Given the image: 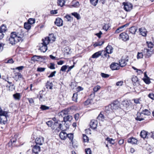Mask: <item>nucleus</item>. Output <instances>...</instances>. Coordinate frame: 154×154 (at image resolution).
I'll return each instance as SVG.
<instances>
[{
    "mask_svg": "<svg viewBox=\"0 0 154 154\" xmlns=\"http://www.w3.org/2000/svg\"><path fill=\"white\" fill-rule=\"evenodd\" d=\"M23 33L22 32H12L9 37H8L6 41L12 45H14L18 42H22L23 40Z\"/></svg>",
    "mask_w": 154,
    "mask_h": 154,
    "instance_id": "obj_1",
    "label": "nucleus"
},
{
    "mask_svg": "<svg viewBox=\"0 0 154 154\" xmlns=\"http://www.w3.org/2000/svg\"><path fill=\"white\" fill-rule=\"evenodd\" d=\"M110 106V105L105 108V112L108 114V117L111 119L113 118L115 116V113Z\"/></svg>",
    "mask_w": 154,
    "mask_h": 154,
    "instance_id": "obj_2",
    "label": "nucleus"
},
{
    "mask_svg": "<svg viewBox=\"0 0 154 154\" xmlns=\"http://www.w3.org/2000/svg\"><path fill=\"white\" fill-rule=\"evenodd\" d=\"M128 61V56L122 57L119 61V66L121 67L125 66L127 64L126 62Z\"/></svg>",
    "mask_w": 154,
    "mask_h": 154,
    "instance_id": "obj_3",
    "label": "nucleus"
},
{
    "mask_svg": "<svg viewBox=\"0 0 154 154\" xmlns=\"http://www.w3.org/2000/svg\"><path fill=\"white\" fill-rule=\"evenodd\" d=\"M120 106V103L117 100L114 101L110 105V106L111 107L112 109L116 110L119 108Z\"/></svg>",
    "mask_w": 154,
    "mask_h": 154,
    "instance_id": "obj_4",
    "label": "nucleus"
},
{
    "mask_svg": "<svg viewBox=\"0 0 154 154\" xmlns=\"http://www.w3.org/2000/svg\"><path fill=\"white\" fill-rule=\"evenodd\" d=\"M123 5L124 6V9L127 11H129L132 9L133 6L131 4L124 2L123 3Z\"/></svg>",
    "mask_w": 154,
    "mask_h": 154,
    "instance_id": "obj_5",
    "label": "nucleus"
},
{
    "mask_svg": "<svg viewBox=\"0 0 154 154\" xmlns=\"http://www.w3.org/2000/svg\"><path fill=\"white\" fill-rule=\"evenodd\" d=\"M31 147H32V151L33 153L37 154L40 151V146L36 144Z\"/></svg>",
    "mask_w": 154,
    "mask_h": 154,
    "instance_id": "obj_6",
    "label": "nucleus"
},
{
    "mask_svg": "<svg viewBox=\"0 0 154 154\" xmlns=\"http://www.w3.org/2000/svg\"><path fill=\"white\" fill-rule=\"evenodd\" d=\"M120 39L123 41H127L129 39L128 35L125 32L121 33L119 35Z\"/></svg>",
    "mask_w": 154,
    "mask_h": 154,
    "instance_id": "obj_7",
    "label": "nucleus"
},
{
    "mask_svg": "<svg viewBox=\"0 0 154 154\" xmlns=\"http://www.w3.org/2000/svg\"><path fill=\"white\" fill-rule=\"evenodd\" d=\"M150 133H148L147 131L143 130H142L140 133V136L141 137L144 138H148Z\"/></svg>",
    "mask_w": 154,
    "mask_h": 154,
    "instance_id": "obj_8",
    "label": "nucleus"
},
{
    "mask_svg": "<svg viewBox=\"0 0 154 154\" xmlns=\"http://www.w3.org/2000/svg\"><path fill=\"white\" fill-rule=\"evenodd\" d=\"M44 142V139L42 137H40L37 138L35 140V142L36 145H41L43 144Z\"/></svg>",
    "mask_w": 154,
    "mask_h": 154,
    "instance_id": "obj_9",
    "label": "nucleus"
},
{
    "mask_svg": "<svg viewBox=\"0 0 154 154\" xmlns=\"http://www.w3.org/2000/svg\"><path fill=\"white\" fill-rule=\"evenodd\" d=\"M54 23L58 26H62L63 25V21L61 19L58 17L56 19Z\"/></svg>",
    "mask_w": 154,
    "mask_h": 154,
    "instance_id": "obj_10",
    "label": "nucleus"
},
{
    "mask_svg": "<svg viewBox=\"0 0 154 154\" xmlns=\"http://www.w3.org/2000/svg\"><path fill=\"white\" fill-rule=\"evenodd\" d=\"M110 68L112 70H117L119 69V66L118 63H112L110 65Z\"/></svg>",
    "mask_w": 154,
    "mask_h": 154,
    "instance_id": "obj_11",
    "label": "nucleus"
},
{
    "mask_svg": "<svg viewBox=\"0 0 154 154\" xmlns=\"http://www.w3.org/2000/svg\"><path fill=\"white\" fill-rule=\"evenodd\" d=\"M129 25L128 23H126L123 26L119 27L115 31V32L119 33L120 32L123 31L125 29V28L128 26Z\"/></svg>",
    "mask_w": 154,
    "mask_h": 154,
    "instance_id": "obj_12",
    "label": "nucleus"
},
{
    "mask_svg": "<svg viewBox=\"0 0 154 154\" xmlns=\"http://www.w3.org/2000/svg\"><path fill=\"white\" fill-rule=\"evenodd\" d=\"M143 115L141 112V113L137 112V117L135 118L136 120L140 121L144 120V117H143Z\"/></svg>",
    "mask_w": 154,
    "mask_h": 154,
    "instance_id": "obj_13",
    "label": "nucleus"
},
{
    "mask_svg": "<svg viewBox=\"0 0 154 154\" xmlns=\"http://www.w3.org/2000/svg\"><path fill=\"white\" fill-rule=\"evenodd\" d=\"M97 122L96 121L93 120H91L90 123L91 128L93 129H95L97 126Z\"/></svg>",
    "mask_w": 154,
    "mask_h": 154,
    "instance_id": "obj_14",
    "label": "nucleus"
},
{
    "mask_svg": "<svg viewBox=\"0 0 154 154\" xmlns=\"http://www.w3.org/2000/svg\"><path fill=\"white\" fill-rule=\"evenodd\" d=\"M59 137L61 140H64L67 137V134L65 131H63L60 133Z\"/></svg>",
    "mask_w": 154,
    "mask_h": 154,
    "instance_id": "obj_15",
    "label": "nucleus"
},
{
    "mask_svg": "<svg viewBox=\"0 0 154 154\" xmlns=\"http://www.w3.org/2000/svg\"><path fill=\"white\" fill-rule=\"evenodd\" d=\"M68 114V112L67 110H62L58 113V116L60 117H63Z\"/></svg>",
    "mask_w": 154,
    "mask_h": 154,
    "instance_id": "obj_16",
    "label": "nucleus"
},
{
    "mask_svg": "<svg viewBox=\"0 0 154 154\" xmlns=\"http://www.w3.org/2000/svg\"><path fill=\"white\" fill-rule=\"evenodd\" d=\"M67 137H68L69 140L71 141L72 146L74 147H77V145L74 144V143L73 141V135L72 133L67 134Z\"/></svg>",
    "mask_w": 154,
    "mask_h": 154,
    "instance_id": "obj_17",
    "label": "nucleus"
},
{
    "mask_svg": "<svg viewBox=\"0 0 154 154\" xmlns=\"http://www.w3.org/2000/svg\"><path fill=\"white\" fill-rule=\"evenodd\" d=\"M14 78L16 81H17L18 80H20L21 79H22V75L19 72L15 73L14 76Z\"/></svg>",
    "mask_w": 154,
    "mask_h": 154,
    "instance_id": "obj_18",
    "label": "nucleus"
},
{
    "mask_svg": "<svg viewBox=\"0 0 154 154\" xmlns=\"http://www.w3.org/2000/svg\"><path fill=\"white\" fill-rule=\"evenodd\" d=\"M113 48L111 45H108L106 48V52L108 54H111L113 52Z\"/></svg>",
    "mask_w": 154,
    "mask_h": 154,
    "instance_id": "obj_19",
    "label": "nucleus"
},
{
    "mask_svg": "<svg viewBox=\"0 0 154 154\" xmlns=\"http://www.w3.org/2000/svg\"><path fill=\"white\" fill-rule=\"evenodd\" d=\"M72 117L71 116L69 115H67V116L64 117L63 121H62V122H63L65 123L67 121H71L72 119Z\"/></svg>",
    "mask_w": 154,
    "mask_h": 154,
    "instance_id": "obj_20",
    "label": "nucleus"
},
{
    "mask_svg": "<svg viewBox=\"0 0 154 154\" xmlns=\"http://www.w3.org/2000/svg\"><path fill=\"white\" fill-rule=\"evenodd\" d=\"M7 124L6 120H3V121L0 120V128L2 129H4L6 127Z\"/></svg>",
    "mask_w": 154,
    "mask_h": 154,
    "instance_id": "obj_21",
    "label": "nucleus"
},
{
    "mask_svg": "<svg viewBox=\"0 0 154 154\" xmlns=\"http://www.w3.org/2000/svg\"><path fill=\"white\" fill-rule=\"evenodd\" d=\"M140 33L143 36H145L146 35L147 31L144 28H141L139 29Z\"/></svg>",
    "mask_w": 154,
    "mask_h": 154,
    "instance_id": "obj_22",
    "label": "nucleus"
},
{
    "mask_svg": "<svg viewBox=\"0 0 154 154\" xmlns=\"http://www.w3.org/2000/svg\"><path fill=\"white\" fill-rule=\"evenodd\" d=\"M47 45L41 44L40 47V50L42 52H45L47 51Z\"/></svg>",
    "mask_w": 154,
    "mask_h": 154,
    "instance_id": "obj_23",
    "label": "nucleus"
},
{
    "mask_svg": "<svg viewBox=\"0 0 154 154\" xmlns=\"http://www.w3.org/2000/svg\"><path fill=\"white\" fill-rule=\"evenodd\" d=\"M128 143L133 144H136L137 142V140L134 138L132 137L129 138L128 140Z\"/></svg>",
    "mask_w": 154,
    "mask_h": 154,
    "instance_id": "obj_24",
    "label": "nucleus"
},
{
    "mask_svg": "<svg viewBox=\"0 0 154 154\" xmlns=\"http://www.w3.org/2000/svg\"><path fill=\"white\" fill-rule=\"evenodd\" d=\"M137 29V27L133 26L129 29V32L132 34H135Z\"/></svg>",
    "mask_w": 154,
    "mask_h": 154,
    "instance_id": "obj_25",
    "label": "nucleus"
},
{
    "mask_svg": "<svg viewBox=\"0 0 154 154\" xmlns=\"http://www.w3.org/2000/svg\"><path fill=\"white\" fill-rule=\"evenodd\" d=\"M42 44L47 45L49 44L50 41L49 40L48 38L47 37H45L44 39H42Z\"/></svg>",
    "mask_w": 154,
    "mask_h": 154,
    "instance_id": "obj_26",
    "label": "nucleus"
},
{
    "mask_svg": "<svg viewBox=\"0 0 154 154\" xmlns=\"http://www.w3.org/2000/svg\"><path fill=\"white\" fill-rule=\"evenodd\" d=\"M103 112H101L97 118V119L100 121H103L104 119V116L102 114Z\"/></svg>",
    "mask_w": 154,
    "mask_h": 154,
    "instance_id": "obj_27",
    "label": "nucleus"
},
{
    "mask_svg": "<svg viewBox=\"0 0 154 154\" xmlns=\"http://www.w3.org/2000/svg\"><path fill=\"white\" fill-rule=\"evenodd\" d=\"M102 53L101 51H99L94 53L92 55V58H96L100 56L101 55Z\"/></svg>",
    "mask_w": 154,
    "mask_h": 154,
    "instance_id": "obj_28",
    "label": "nucleus"
},
{
    "mask_svg": "<svg viewBox=\"0 0 154 154\" xmlns=\"http://www.w3.org/2000/svg\"><path fill=\"white\" fill-rule=\"evenodd\" d=\"M48 38L49 40L50 41H52L53 42H54L56 38L54 36V35L53 33H51L49 34V36L47 37Z\"/></svg>",
    "mask_w": 154,
    "mask_h": 154,
    "instance_id": "obj_29",
    "label": "nucleus"
},
{
    "mask_svg": "<svg viewBox=\"0 0 154 154\" xmlns=\"http://www.w3.org/2000/svg\"><path fill=\"white\" fill-rule=\"evenodd\" d=\"M141 112L142 114L145 116H149L151 114V113L150 111L147 109L143 110Z\"/></svg>",
    "mask_w": 154,
    "mask_h": 154,
    "instance_id": "obj_30",
    "label": "nucleus"
},
{
    "mask_svg": "<svg viewBox=\"0 0 154 154\" xmlns=\"http://www.w3.org/2000/svg\"><path fill=\"white\" fill-rule=\"evenodd\" d=\"M122 104L127 108L130 105V102L127 100H125L122 102Z\"/></svg>",
    "mask_w": 154,
    "mask_h": 154,
    "instance_id": "obj_31",
    "label": "nucleus"
},
{
    "mask_svg": "<svg viewBox=\"0 0 154 154\" xmlns=\"http://www.w3.org/2000/svg\"><path fill=\"white\" fill-rule=\"evenodd\" d=\"M14 98L16 100H19L20 98V94L19 93H16L13 95Z\"/></svg>",
    "mask_w": 154,
    "mask_h": 154,
    "instance_id": "obj_32",
    "label": "nucleus"
},
{
    "mask_svg": "<svg viewBox=\"0 0 154 154\" xmlns=\"http://www.w3.org/2000/svg\"><path fill=\"white\" fill-rule=\"evenodd\" d=\"M8 112L7 111H3V110H2L0 112V117H3L4 116H7L8 115Z\"/></svg>",
    "mask_w": 154,
    "mask_h": 154,
    "instance_id": "obj_33",
    "label": "nucleus"
},
{
    "mask_svg": "<svg viewBox=\"0 0 154 154\" xmlns=\"http://www.w3.org/2000/svg\"><path fill=\"white\" fill-rule=\"evenodd\" d=\"M46 86L47 88L51 89H52L53 84L52 83L47 82L46 84Z\"/></svg>",
    "mask_w": 154,
    "mask_h": 154,
    "instance_id": "obj_34",
    "label": "nucleus"
},
{
    "mask_svg": "<svg viewBox=\"0 0 154 154\" xmlns=\"http://www.w3.org/2000/svg\"><path fill=\"white\" fill-rule=\"evenodd\" d=\"M71 14L74 16L77 20H79L80 18L79 14L77 12H74L72 13Z\"/></svg>",
    "mask_w": 154,
    "mask_h": 154,
    "instance_id": "obj_35",
    "label": "nucleus"
},
{
    "mask_svg": "<svg viewBox=\"0 0 154 154\" xmlns=\"http://www.w3.org/2000/svg\"><path fill=\"white\" fill-rule=\"evenodd\" d=\"M24 28L27 31L29 30V19L27 20L26 22H25L24 25Z\"/></svg>",
    "mask_w": 154,
    "mask_h": 154,
    "instance_id": "obj_36",
    "label": "nucleus"
},
{
    "mask_svg": "<svg viewBox=\"0 0 154 154\" xmlns=\"http://www.w3.org/2000/svg\"><path fill=\"white\" fill-rule=\"evenodd\" d=\"M77 96L78 94L77 93H74L73 94L72 99L75 102H77Z\"/></svg>",
    "mask_w": 154,
    "mask_h": 154,
    "instance_id": "obj_37",
    "label": "nucleus"
},
{
    "mask_svg": "<svg viewBox=\"0 0 154 154\" xmlns=\"http://www.w3.org/2000/svg\"><path fill=\"white\" fill-rule=\"evenodd\" d=\"M35 22V20L34 18H29V29L31 28V25L34 24Z\"/></svg>",
    "mask_w": 154,
    "mask_h": 154,
    "instance_id": "obj_38",
    "label": "nucleus"
},
{
    "mask_svg": "<svg viewBox=\"0 0 154 154\" xmlns=\"http://www.w3.org/2000/svg\"><path fill=\"white\" fill-rule=\"evenodd\" d=\"M6 27L4 25H2L0 27V31L4 32L6 30Z\"/></svg>",
    "mask_w": 154,
    "mask_h": 154,
    "instance_id": "obj_39",
    "label": "nucleus"
},
{
    "mask_svg": "<svg viewBox=\"0 0 154 154\" xmlns=\"http://www.w3.org/2000/svg\"><path fill=\"white\" fill-rule=\"evenodd\" d=\"M39 57L38 56L35 55L31 58V60L35 61H39Z\"/></svg>",
    "mask_w": 154,
    "mask_h": 154,
    "instance_id": "obj_40",
    "label": "nucleus"
},
{
    "mask_svg": "<svg viewBox=\"0 0 154 154\" xmlns=\"http://www.w3.org/2000/svg\"><path fill=\"white\" fill-rule=\"evenodd\" d=\"M98 0H90L91 3L93 6H96L98 2Z\"/></svg>",
    "mask_w": 154,
    "mask_h": 154,
    "instance_id": "obj_41",
    "label": "nucleus"
},
{
    "mask_svg": "<svg viewBox=\"0 0 154 154\" xmlns=\"http://www.w3.org/2000/svg\"><path fill=\"white\" fill-rule=\"evenodd\" d=\"M65 2L64 0H58L57 3L59 5L62 7L64 5Z\"/></svg>",
    "mask_w": 154,
    "mask_h": 154,
    "instance_id": "obj_42",
    "label": "nucleus"
},
{
    "mask_svg": "<svg viewBox=\"0 0 154 154\" xmlns=\"http://www.w3.org/2000/svg\"><path fill=\"white\" fill-rule=\"evenodd\" d=\"M18 137V136L17 135H15L14 137L11 139V143H15L17 139V138Z\"/></svg>",
    "mask_w": 154,
    "mask_h": 154,
    "instance_id": "obj_43",
    "label": "nucleus"
},
{
    "mask_svg": "<svg viewBox=\"0 0 154 154\" xmlns=\"http://www.w3.org/2000/svg\"><path fill=\"white\" fill-rule=\"evenodd\" d=\"M110 27V26L108 24H105L103 26V29L106 31Z\"/></svg>",
    "mask_w": 154,
    "mask_h": 154,
    "instance_id": "obj_44",
    "label": "nucleus"
},
{
    "mask_svg": "<svg viewBox=\"0 0 154 154\" xmlns=\"http://www.w3.org/2000/svg\"><path fill=\"white\" fill-rule=\"evenodd\" d=\"M103 43L104 42L103 41L101 42H97L94 43V47H96L98 46H100L102 45Z\"/></svg>",
    "mask_w": 154,
    "mask_h": 154,
    "instance_id": "obj_45",
    "label": "nucleus"
},
{
    "mask_svg": "<svg viewBox=\"0 0 154 154\" xmlns=\"http://www.w3.org/2000/svg\"><path fill=\"white\" fill-rule=\"evenodd\" d=\"M143 81L146 84H149L150 83V81L149 78L147 77L146 78L143 79Z\"/></svg>",
    "mask_w": 154,
    "mask_h": 154,
    "instance_id": "obj_46",
    "label": "nucleus"
},
{
    "mask_svg": "<svg viewBox=\"0 0 154 154\" xmlns=\"http://www.w3.org/2000/svg\"><path fill=\"white\" fill-rule=\"evenodd\" d=\"M146 43L148 46V48H153L154 45L153 43L150 42H147Z\"/></svg>",
    "mask_w": 154,
    "mask_h": 154,
    "instance_id": "obj_47",
    "label": "nucleus"
},
{
    "mask_svg": "<svg viewBox=\"0 0 154 154\" xmlns=\"http://www.w3.org/2000/svg\"><path fill=\"white\" fill-rule=\"evenodd\" d=\"M138 78L136 76H133L132 78V81L133 82L135 83L138 81Z\"/></svg>",
    "mask_w": 154,
    "mask_h": 154,
    "instance_id": "obj_48",
    "label": "nucleus"
},
{
    "mask_svg": "<svg viewBox=\"0 0 154 154\" xmlns=\"http://www.w3.org/2000/svg\"><path fill=\"white\" fill-rule=\"evenodd\" d=\"M8 117V116H4L3 117H0V120L3 121V120L6 121V123H7L8 119L7 117Z\"/></svg>",
    "mask_w": 154,
    "mask_h": 154,
    "instance_id": "obj_49",
    "label": "nucleus"
},
{
    "mask_svg": "<svg viewBox=\"0 0 154 154\" xmlns=\"http://www.w3.org/2000/svg\"><path fill=\"white\" fill-rule=\"evenodd\" d=\"M45 69V68L38 67L37 68V71L38 72H44Z\"/></svg>",
    "mask_w": 154,
    "mask_h": 154,
    "instance_id": "obj_50",
    "label": "nucleus"
},
{
    "mask_svg": "<svg viewBox=\"0 0 154 154\" xmlns=\"http://www.w3.org/2000/svg\"><path fill=\"white\" fill-rule=\"evenodd\" d=\"M100 87L99 85H97L94 87L93 88V91L94 92H97L100 89Z\"/></svg>",
    "mask_w": 154,
    "mask_h": 154,
    "instance_id": "obj_51",
    "label": "nucleus"
},
{
    "mask_svg": "<svg viewBox=\"0 0 154 154\" xmlns=\"http://www.w3.org/2000/svg\"><path fill=\"white\" fill-rule=\"evenodd\" d=\"M143 55L142 52H138L137 55V59L141 58H143Z\"/></svg>",
    "mask_w": 154,
    "mask_h": 154,
    "instance_id": "obj_52",
    "label": "nucleus"
},
{
    "mask_svg": "<svg viewBox=\"0 0 154 154\" xmlns=\"http://www.w3.org/2000/svg\"><path fill=\"white\" fill-rule=\"evenodd\" d=\"M143 56H145V57H146V54L148 52V49H144L143 50L142 52Z\"/></svg>",
    "mask_w": 154,
    "mask_h": 154,
    "instance_id": "obj_53",
    "label": "nucleus"
},
{
    "mask_svg": "<svg viewBox=\"0 0 154 154\" xmlns=\"http://www.w3.org/2000/svg\"><path fill=\"white\" fill-rule=\"evenodd\" d=\"M40 108L42 110H45L49 109V107L45 105H42L40 107Z\"/></svg>",
    "mask_w": 154,
    "mask_h": 154,
    "instance_id": "obj_54",
    "label": "nucleus"
},
{
    "mask_svg": "<svg viewBox=\"0 0 154 154\" xmlns=\"http://www.w3.org/2000/svg\"><path fill=\"white\" fill-rule=\"evenodd\" d=\"M83 139L84 142H87L89 140V139L88 137L85 134H83Z\"/></svg>",
    "mask_w": 154,
    "mask_h": 154,
    "instance_id": "obj_55",
    "label": "nucleus"
},
{
    "mask_svg": "<svg viewBox=\"0 0 154 154\" xmlns=\"http://www.w3.org/2000/svg\"><path fill=\"white\" fill-rule=\"evenodd\" d=\"M92 101V100L90 99H88L85 101L84 103V104L85 105H88L89 104H90L91 103Z\"/></svg>",
    "mask_w": 154,
    "mask_h": 154,
    "instance_id": "obj_56",
    "label": "nucleus"
},
{
    "mask_svg": "<svg viewBox=\"0 0 154 154\" xmlns=\"http://www.w3.org/2000/svg\"><path fill=\"white\" fill-rule=\"evenodd\" d=\"M101 76L103 78H107L109 77V75L108 74H105L103 73H101L100 74Z\"/></svg>",
    "mask_w": 154,
    "mask_h": 154,
    "instance_id": "obj_57",
    "label": "nucleus"
},
{
    "mask_svg": "<svg viewBox=\"0 0 154 154\" xmlns=\"http://www.w3.org/2000/svg\"><path fill=\"white\" fill-rule=\"evenodd\" d=\"M67 66L66 65L63 66L61 67L60 70L63 72H65L67 69Z\"/></svg>",
    "mask_w": 154,
    "mask_h": 154,
    "instance_id": "obj_58",
    "label": "nucleus"
},
{
    "mask_svg": "<svg viewBox=\"0 0 154 154\" xmlns=\"http://www.w3.org/2000/svg\"><path fill=\"white\" fill-rule=\"evenodd\" d=\"M148 97L152 100H154V93H149L148 95Z\"/></svg>",
    "mask_w": 154,
    "mask_h": 154,
    "instance_id": "obj_59",
    "label": "nucleus"
},
{
    "mask_svg": "<svg viewBox=\"0 0 154 154\" xmlns=\"http://www.w3.org/2000/svg\"><path fill=\"white\" fill-rule=\"evenodd\" d=\"M79 2H78L77 1L75 2V3L73 4L72 5V6L74 7H75V8H78L79 7Z\"/></svg>",
    "mask_w": 154,
    "mask_h": 154,
    "instance_id": "obj_60",
    "label": "nucleus"
},
{
    "mask_svg": "<svg viewBox=\"0 0 154 154\" xmlns=\"http://www.w3.org/2000/svg\"><path fill=\"white\" fill-rule=\"evenodd\" d=\"M106 140L108 141L110 143L114 144V143H112V141H113V140L112 138H110L109 137H107Z\"/></svg>",
    "mask_w": 154,
    "mask_h": 154,
    "instance_id": "obj_61",
    "label": "nucleus"
},
{
    "mask_svg": "<svg viewBox=\"0 0 154 154\" xmlns=\"http://www.w3.org/2000/svg\"><path fill=\"white\" fill-rule=\"evenodd\" d=\"M85 152L86 154H92L91 150L89 148L86 149Z\"/></svg>",
    "mask_w": 154,
    "mask_h": 154,
    "instance_id": "obj_62",
    "label": "nucleus"
},
{
    "mask_svg": "<svg viewBox=\"0 0 154 154\" xmlns=\"http://www.w3.org/2000/svg\"><path fill=\"white\" fill-rule=\"evenodd\" d=\"M49 67L51 69H55V64L52 63H50V65L49 66Z\"/></svg>",
    "mask_w": 154,
    "mask_h": 154,
    "instance_id": "obj_63",
    "label": "nucleus"
},
{
    "mask_svg": "<svg viewBox=\"0 0 154 154\" xmlns=\"http://www.w3.org/2000/svg\"><path fill=\"white\" fill-rule=\"evenodd\" d=\"M15 87L14 85H11L9 86V90L10 91H12L15 90Z\"/></svg>",
    "mask_w": 154,
    "mask_h": 154,
    "instance_id": "obj_64",
    "label": "nucleus"
}]
</instances>
